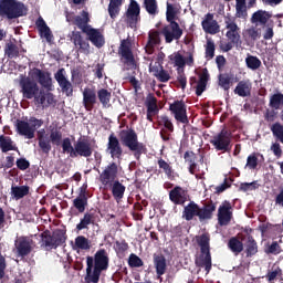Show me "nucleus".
Returning <instances> with one entry per match:
<instances>
[{"instance_id": "6e6d98bb", "label": "nucleus", "mask_w": 283, "mask_h": 283, "mask_svg": "<svg viewBox=\"0 0 283 283\" xmlns=\"http://www.w3.org/2000/svg\"><path fill=\"white\" fill-rule=\"evenodd\" d=\"M145 262H143V259H140L135 253H132L128 258V266L130 269H140V266H144Z\"/></svg>"}, {"instance_id": "2eb2a0df", "label": "nucleus", "mask_w": 283, "mask_h": 283, "mask_svg": "<svg viewBox=\"0 0 283 283\" xmlns=\"http://www.w3.org/2000/svg\"><path fill=\"white\" fill-rule=\"evenodd\" d=\"M32 244H34V241L29 237H20L19 239H17L14 241L17 256L28 258V255H30V253H32V250L34 249Z\"/></svg>"}, {"instance_id": "052dcab7", "label": "nucleus", "mask_w": 283, "mask_h": 283, "mask_svg": "<svg viewBox=\"0 0 283 283\" xmlns=\"http://www.w3.org/2000/svg\"><path fill=\"white\" fill-rule=\"evenodd\" d=\"M75 247H77V249H81L82 251H87L90 249V239L83 235L76 237Z\"/></svg>"}, {"instance_id": "bf43d9fd", "label": "nucleus", "mask_w": 283, "mask_h": 283, "mask_svg": "<svg viewBox=\"0 0 283 283\" xmlns=\"http://www.w3.org/2000/svg\"><path fill=\"white\" fill-rule=\"evenodd\" d=\"M245 34L251 41H258L262 36V31L258 27H250L245 30Z\"/></svg>"}, {"instance_id": "c03bdc74", "label": "nucleus", "mask_w": 283, "mask_h": 283, "mask_svg": "<svg viewBox=\"0 0 283 283\" xmlns=\"http://www.w3.org/2000/svg\"><path fill=\"white\" fill-rule=\"evenodd\" d=\"M120 6H123V0H111L108 4V14L111 19H116L120 14Z\"/></svg>"}, {"instance_id": "f704fd0d", "label": "nucleus", "mask_w": 283, "mask_h": 283, "mask_svg": "<svg viewBox=\"0 0 283 283\" xmlns=\"http://www.w3.org/2000/svg\"><path fill=\"white\" fill-rule=\"evenodd\" d=\"M111 190H112L113 198L114 200H116V202H120V200L125 198L126 187L120 181L115 180L112 185Z\"/></svg>"}, {"instance_id": "4468645a", "label": "nucleus", "mask_w": 283, "mask_h": 283, "mask_svg": "<svg viewBox=\"0 0 283 283\" xmlns=\"http://www.w3.org/2000/svg\"><path fill=\"white\" fill-rule=\"evenodd\" d=\"M169 111L174 114L175 119L182 125H189V117H187V104L184 101H175L169 105Z\"/></svg>"}, {"instance_id": "473e14b6", "label": "nucleus", "mask_w": 283, "mask_h": 283, "mask_svg": "<svg viewBox=\"0 0 283 283\" xmlns=\"http://www.w3.org/2000/svg\"><path fill=\"white\" fill-rule=\"evenodd\" d=\"M269 19H271V15L269 14L268 11L258 10L252 14L250 21H251V23H254L255 25H258V23L260 25H266V23H269Z\"/></svg>"}, {"instance_id": "4be33fe9", "label": "nucleus", "mask_w": 283, "mask_h": 283, "mask_svg": "<svg viewBox=\"0 0 283 283\" xmlns=\"http://www.w3.org/2000/svg\"><path fill=\"white\" fill-rule=\"evenodd\" d=\"M169 200L174 205L185 206V202L189 200V192L180 186H176L169 191Z\"/></svg>"}, {"instance_id": "c9c22d12", "label": "nucleus", "mask_w": 283, "mask_h": 283, "mask_svg": "<svg viewBox=\"0 0 283 283\" xmlns=\"http://www.w3.org/2000/svg\"><path fill=\"white\" fill-rule=\"evenodd\" d=\"M30 196V186H11V197L13 200H21Z\"/></svg>"}, {"instance_id": "ddd939ff", "label": "nucleus", "mask_w": 283, "mask_h": 283, "mask_svg": "<svg viewBox=\"0 0 283 283\" xmlns=\"http://www.w3.org/2000/svg\"><path fill=\"white\" fill-rule=\"evenodd\" d=\"M168 23L169 24L161 29V34L165 36V42L174 43V41H180V39H182V29L180 28V24H178L176 21Z\"/></svg>"}, {"instance_id": "f03ea898", "label": "nucleus", "mask_w": 283, "mask_h": 283, "mask_svg": "<svg viewBox=\"0 0 283 283\" xmlns=\"http://www.w3.org/2000/svg\"><path fill=\"white\" fill-rule=\"evenodd\" d=\"M216 209V202L212 200L205 203L203 207H200L196 201H190L184 207L182 218L187 222H191L193 218H198L199 222H207L213 218Z\"/></svg>"}, {"instance_id": "4c0bfd02", "label": "nucleus", "mask_w": 283, "mask_h": 283, "mask_svg": "<svg viewBox=\"0 0 283 283\" xmlns=\"http://www.w3.org/2000/svg\"><path fill=\"white\" fill-rule=\"evenodd\" d=\"M235 18L247 19L249 17V7L247 0H235Z\"/></svg>"}, {"instance_id": "a878e982", "label": "nucleus", "mask_w": 283, "mask_h": 283, "mask_svg": "<svg viewBox=\"0 0 283 283\" xmlns=\"http://www.w3.org/2000/svg\"><path fill=\"white\" fill-rule=\"evenodd\" d=\"M201 28L206 34H218L220 32V24L213 19V13H207L201 21Z\"/></svg>"}, {"instance_id": "cd10ccee", "label": "nucleus", "mask_w": 283, "mask_h": 283, "mask_svg": "<svg viewBox=\"0 0 283 283\" xmlns=\"http://www.w3.org/2000/svg\"><path fill=\"white\" fill-rule=\"evenodd\" d=\"M35 27L41 39H45L48 43H52V39H54V35L52 34V30L50 29V27H48V23L45 22L43 17H39L36 19Z\"/></svg>"}, {"instance_id": "774afa93", "label": "nucleus", "mask_w": 283, "mask_h": 283, "mask_svg": "<svg viewBox=\"0 0 283 283\" xmlns=\"http://www.w3.org/2000/svg\"><path fill=\"white\" fill-rule=\"evenodd\" d=\"M245 167H248V169H258V156H255V154L248 156Z\"/></svg>"}, {"instance_id": "a19ab883", "label": "nucleus", "mask_w": 283, "mask_h": 283, "mask_svg": "<svg viewBox=\"0 0 283 283\" xmlns=\"http://www.w3.org/2000/svg\"><path fill=\"white\" fill-rule=\"evenodd\" d=\"M228 248L232 253H235V255H239V253H242L244 251V243L238 239V237H232L228 241Z\"/></svg>"}, {"instance_id": "603ef678", "label": "nucleus", "mask_w": 283, "mask_h": 283, "mask_svg": "<svg viewBox=\"0 0 283 283\" xmlns=\"http://www.w3.org/2000/svg\"><path fill=\"white\" fill-rule=\"evenodd\" d=\"M87 197H76L73 200V207L78 211V213H85V209H87Z\"/></svg>"}, {"instance_id": "20e7f679", "label": "nucleus", "mask_w": 283, "mask_h": 283, "mask_svg": "<svg viewBox=\"0 0 283 283\" xmlns=\"http://www.w3.org/2000/svg\"><path fill=\"white\" fill-rule=\"evenodd\" d=\"M196 242L200 248V255L195 260L196 266L199 269H205L207 274L211 272V235L209 233H203L196 237Z\"/></svg>"}, {"instance_id": "864d4df0", "label": "nucleus", "mask_w": 283, "mask_h": 283, "mask_svg": "<svg viewBox=\"0 0 283 283\" xmlns=\"http://www.w3.org/2000/svg\"><path fill=\"white\" fill-rule=\"evenodd\" d=\"M129 250V243L127 241H116L115 242V252L119 258H124L125 253Z\"/></svg>"}, {"instance_id": "13d9d810", "label": "nucleus", "mask_w": 283, "mask_h": 283, "mask_svg": "<svg viewBox=\"0 0 283 283\" xmlns=\"http://www.w3.org/2000/svg\"><path fill=\"white\" fill-rule=\"evenodd\" d=\"M219 85L222 87V90L229 92V90H231V76H229V74H220Z\"/></svg>"}, {"instance_id": "37998d69", "label": "nucleus", "mask_w": 283, "mask_h": 283, "mask_svg": "<svg viewBox=\"0 0 283 283\" xmlns=\"http://www.w3.org/2000/svg\"><path fill=\"white\" fill-rule=\"evenodd\" d=\"M96 94L102 107H108L109 102L112 101V92H109L107 88H101L96 92Z\"/></svg>"}, {"instance_id": "412c9836", "label": "nucleus", "mask_w": 283, "mask_h": 283, "mask_svg": "<svg viewBox=\"0 0 283 283\" xmlns=\"http://www.w3.org/2000/svg\"><path fill=\"white\" fill-rule=\"evenodd\" d=\"M83 106L86 112H92L94 109V105L98 103V97L96 94L95 87H85L83 93Z\"/></svg>"}, {"instance_id": "58836bf2", "label": "nucleus", "mask_w": 283, "mask_h": 283, "mask_svg": "<svg viewBox=\"0 0 283 283\" xmlns=\"http://www.w3.org/2000/svg\"><path fill=\"white\" fill-rule=\"evenodd\" d=\"M207 83H209V72L205 70L199 76V81L196 86L197 96H202V93L207 90Z\"/></svg>"}, {"instance_id": "a211bd4d", "label": "nucleus", "mask_w": 283, "mask_h": 283, "mask_svg": "<svg viewBox=\"0 0 283 283\" xmlns=\"http://www.w3.org/2000/svg\"><path fill=\"white\" fill-rule=\"evenodd\" d=\"M129 1L128 9L126 10V19L130 28H136L140 21V4L136 0Z\"/></svg>"}, {"instance_id": "a18cd8bd", "label": "nucleus", "mask_w": 283, "mask_h": 283, "mask_svg": "<svg viewBox=\"0 0 283 283\" xmlns=\"http://www.w3.org/2000/svg\"><path fill=\"white\" fill-rule=\"evenodd\" d=\"M157 165L159 167V174H165L167 178L174 176V168L169 163H167L163 157L158 158Z\"/></svg>"}, {"instance_id": "bb28decb", "label": "nucleus", "mask_w": 283, "mask_h": 283, "mask_svg": "<svg viewBox=\"0 0 283 283\" xmlns=\"http://www.w3.org/2000/svg\"><path fill=\"white\" fill-rule=\"evenodd\" d=\"M153 263L156 269L157 280L163 282V275L167 273V259L163 254H154Z\"/></svg>"}, {"instance_id": "7c9ffc66", "label": "nucleus", "mask_w": 283, "mask_h": 283, "mask_svg": "<svg viewBox=\"0 0 283 283\" xmlns=\"http://www.w3.org/2000/svg\"><path fill=\"white\" fill-rule=\"evenodd\" d=\"M252 88H253V85L251 84V81L243 80L237 84L234 88V94H237L241 98H247L248 96H251Z\"/></svg>"}, {"instance_id": "4d7b16f0", "label": "nucleus", "mask_w": 283, "mask_h": 283, "mask_svg": "<svg viewBox=\"0 0 283 283\" xmlns=\"http://www.w3.org/2000/svg\"><path fill=\"white\" fill-rule=\"evenodd\" d=\"M216 56V42L213 40L208 39L206 43V59L209 61Z\"/></svg>"}, {"instance_id": "b1692460", "label": "nucleus", "mask_w": 283, "mask_h": 283, "mask_svg": "<svg viewBox=\"0 0 283 283\" xmlns=\"http://www.w3.org/2000/svg\"><path fill=\"white\" fill-rule=\"evenodd\" d=\"M147 114L146 118L149 120V123H154V116H157L158 112H160V108H158V98H156V95L153 93H149L145 101Z\"/></svg>"}, {"instance_id": "423d86ee", "label": "nucleus", "mask_w": 283, "mask_h": 283, "mask_svg": "<svg viewBox=\"0 0 283 283\" xmlns=\"http://www.w3.org/2000/svg\"><path fill=\"white\" fill-rule=\"evenodd\" d=\"M119 140L129 151H134V156L137 160H140V156L147 151V146L138 142V134H136L134 128L122 129L119 132Z\"/></svg>"}, {"instance_id": "1a4fd4ad", "label": "nucleus", "mask_w": 283, "mask_h": 283, "mask_svg": "<svg viewBox=\"0 0 283 283\" xmlns=\"http://www.w3.org/2000/svg\"><path fill=\"white\" fill-rule=\"evenodd\" d=\"M20 94L27 101H32V98H36V94H39L40 88L39 84L34 82V80L30 78V76L20 75L19 80Z\"/></svg>"}, {"instance_id": "9b49d317", "label": "nucleus", "mask_w": 283, "mask_h": 283, "mask_svg": "<svg viewBox=\"0 0 283 283\" xmlns=\"http://www.w3.org/2000/svg\"><path fill=\"white\" fill-rule=\"evenodd\" d=\"M218 224L220 227H229L233 220V205L229 200H224L218 208Z\"/></svg>"}, {"instance_id": "9d476101", "label": "nucleus", "mask_w": 283, "mask_h": 283, "mask_svg": "<svg viewBox=\"0 0 283 283\" xmlns=\"http://www.w3.org/2000/svg\"><path fill=\"white\" fill-rule=\"evenodd\" d=\"M211 145L217 151H230L231 150V133L227 129H222L219 134L214 135L210 139Z\"/></svg>"}, {"instance_id": "c85d7f7f", "label": "nucleus", "mask_w": 283, "mask_h": 283, "mask_svg": "<svg viewBox=\"0 0 283 283\" xmlns=\"http://www.w3.org/2000/svg\"><path fill=\"white\" fill-rule=\"evenodd\" d=\"M88 41H91V43L95 46V48H103V45H105V35H103V33H101V30L98 29H94V28H90V30L85 33Z\"/></svg>"}, {"instance_id": "0eeeda50", "label": "nucleus", "mask_w": 283, "mask_h": 283, "mask_svg": "<svg viewBox=\"0 0 283 283\" xmlns=\"http://www.w3.org/2000/svg\"><path fill=\"white\" fill-rule=\"evenodd\" d=\"M42 244L45 249H59V247H63L65 244V240H67V235L64 230L57 229L53 232L50 230H45L40 234Z\"/></svg>"}, {"instance_id": "e2e57ef3", "label": "nucleus", "mask_w": 283, "mask_h": 283, "mask_svg": "<svg viewBox=\"0 0 283 283\" xmlns=\"http://www.w3.org/2000/svg\"><path fill=\"white\" fill-rule=\"evenodd\" d=\"M177 83L181 90H187V75L185 74V69H177Z\"/></svg>"}, {"instance_id": "09e8293b", "label": "nucleus", "mask_w": 283, "mask_h": 283, "mask_svg": "<svg viewBox=\"0 0 283 283\" xmlns=\"http://www.w3.org/2000/svg\"><path fill=\"white\" fill-rule=\"evenodd\" d=\"M269 107L273 109H280L283 107V94L275 93L270 97Z\"/></svg>"}, {"instance_id": "338daca9", "label": "nucleus", "mask_w": 283, "mask_h": 283, "mask_svg": "<svg viewBox=\"0 0 283 283\" xmlns=\"http://www.w3.org/2000/svg\"><path fill=\"white\" fill-rule=\"evenodd\" d=\"M159 125H163L165 129H167L170 133H174V123H171V119L169 116L164 115L159 119Z\"/></svg>"}, {"instance_id": "e433bc0d", "label": "nucleus", "mask_w": 283, "mask_h": 283, "mask_svg": "<svg viewBox=\"0 0 283 283\" xmlns=\"http://www.w3.org/2000/svg\"><path fill=\"white\" fill-rule=\"evenodd\" d=\"M4 54L7 59H19L21 56V49L14 42L9 41L4 45Z\"/></svg>"}, {"instance_id": "2f4dec72", "label": "nucleus", "mask_w": 283, "mask_h": 283, "mask_svg": "<svg viewBox=\"0 0 283 283\" xmlns=\"http://www.w3.org/2000/svg\"><path fill=\"white\" fill-rule=\"evenodd\" d=\"M0 149L2 154H8V151H19V147L12 140V137L0 135Z\"/></svg>"}, {"instance_id": "aec40b11", "label": "nucleus", "mask_w": 283, "mask_h": 283, "mask_svg": "<svg viewBox=\"0 0 283 283\" xmlns=\"http://www.w3.org/2000/svg\"><path fill=\"white\" fill-rule=\"evenodd\" d=\"M31 76L32 78H36L38 83L44 87V90H52V74H50V72L34 67L31 71Z\"/></svg>"}, {"instance_id": "39448f33", "label": "nucleus", "mask_w": 283, "mask_h": 283, "mask_svg": "<svg viewBox=\"0 0 283 283\" xmlns=\"http://www.w3.org/2000/svg\"><path fill=\"white\" fill-rule=\"evenodd\" d=\"M0 17L8 21L28 17V7L19 0H0Z\"/></svg>"}, {"instance_id": "680f3d73", "label": "nucleus", "mask_w": 283, "mask_h": 283, "mask_svg": "<svg viewBox=\"0 0 283 283\" xmlns=\"http://www.w3.org/2000/svg\"><path fill=\"white\" fill-rule=\"evenodd\" d=\"M159 67H160L159 73L155 74V76L157 77V81H159V83H168V81L171 80V75L169 74V71L165 70L163 65H159Z\"/></svg>"}, {"instance_id": "5701e85b", "label": "nucleus", "mask_w": 283, "mask_h": 283, "mask_svg": "<svg viewBox=\"0 0 283 283\" xmlns=\"http://www.w3.org/2000/svg\"><path fill=\"white\" fill-rule=\"evenodd\" d=\"M118 54L124 60L125 65L135 67L136 59L134 57V52H132V46L129 45V42H127V40L122 41L119 49H118Z\"/></svg>"}, {"instance_id": "79ce46f5", "label": "nucleus", "mask_w": 283, "mask_h": 283, "mask_svg": "<svg viewBox=\"0 0 283 283\" xmlns=\"http://www.w3.org/2000/svg\"><path fill=\"white\" fill-rule=\"evenodd\" d=\"M90 224H94V213L85 212L80 223L76 224V231H83V229H90Z\"/></svg>"}, {"instance_id": "72a5a7b5", "label": "nucleus", "mask_w": 283, "mask_h": 283, "mask_svg": "<svg viewBox=\"0 0 283 283\" xmlns=\"http://www.w3.org/2000/svg\"><path fill=\"white\" fill-rule=\"evenodd\" d=\"M160 43V33L158 31H150L148 34V42L145 50L148 54H154V48Z\"/></svg>"}, {"instance_id": "7ed1b4c3", "label": "nucleus", "mask_w": 283, "mask_h": 283, "mask_svg": "<svg viewBox=\"0 0 283 283\" xmlns=\"http://www.w3.org/2000/svg\"><path fill=\"white\" fill-rule=\"evenodd\" d=\"M62 151L69 154L70 158H90L94 154V148L86 138L80 137L72 146V140L66 137L62 140Z\"/></svg>"}, {"instance_id": "6e6552de", "label": "nucleus", "mask_w": 283, "mask_h": 283, "mask_svg": "<svg viewBox=\"0 0 283 283\" xmlns=\"http://www.w3.org/2000/svg\"><path fill=\"white\" fill-rule=\"evenodd\" d=\"M43 125V119H38L36 117H31L29 123L23 119L15 120V129L20 136H25L29 140L34 138L36 129Z\"/></svg>"}, {"instance_id": "f3484780", "label": "nucleus", "mask_w": 283, "mask_h": 283, "mask_svg": "<svg viewBox=\"0 0 283 283\" xmlns=\"http://www.w3.org/2000/svg\"><path fill=\"white\" fill-rule=\"evenodd\" d=\"M116 178H118V164L111 163L99 175V182L107 187L111 182H116Z\"/></svg>"}, {"instance_id": "49530a36", "label": "nucleus", "mask_w": 283, "mask_h": 283, "mask_svg": "<svg viewBox=\"0 0 283 283\" xmlns=\"http://www.w3.org/2000/svg\"><path fill=\"white\" fill-rule=\"evenodd\" d=\"M280 117V113L277 112V108H266L265 112L263 113V118L265 123L270 125H273L275 120Z\"/></svg>"}, {"instance_id": "393cba45", "label": "nucleus", "mask_w": 283, "mask_h": 283, "mask_svg": "<svg viewBox=\"0 0 283 283\" xmlns=\"http://www.w3.org/2000/svg\"><path fill=\"white\" fill-rule=\"evenodd\" d=\"M226 36L233 45L240 44V27H238V23L234 21H231V19L226 20Z\"/></svg>"}, {"instance_id": "8fccbe9b", "label": "nucleus", "mask_w": 283, "mask_h": 283, "mask_svg": "<svg viewBox=\"0 0 283 283\" xmlns=\"http://www.w3.org/2000/svg\"><path fill=\"white\" fill-rule=\"evenodd\" d=\"M245 64L249 70H260L262 67V61L255 55H248L245 59Z\"/></svg>"}, {"instance_id": "dca6fc26", "label": "nucleus", "mask_w": 283, "mask_h": 283, "mask_svg": "<svg viewBox=\"0 0 283 283\" xmlns=\"http://www.w3.org/2000/svg\"><path fill=\"white\" fill-rule=\"evenodd\" d=\"M54 78L57 82V85L61 87L62 94H65L67 97L74 96V85L67 77H65V69H60L54 74Z\"/></svg>"}, {"instance_id": "c756f323", "label": "nucleus", "mask_w": 283, "mask_h": 283, "mask_svg": "<svg viewBox=\"0 0 283 283\" xmlns=\"http://www.w3.org/2000/svg\"><path fill=\"white\" fill-rule=\"evenodd\" d=\"M71 41L75 48H78L80 52H90V42L83 39V35L80 31H72Z\"/></svg>"}, {"instance_id": "ea45409f", "label": "nucleus", "mask_w": 283, "mask_h": 283, "mask_svg": "<svg viewBox=\"0 0 283 283\" xmlns=\"http://www.w3.org/2000/svg\"><path fill=\"white\" fill-rule=\"evenodd\" d=\"M258 254V241L253 238V235H249L245 242V255L247 258H253V255Z\"/></svg>"}, {"instance_id": "3c124183", "label": "nucleus", "mask_w": 283, "mask_h": 283, "mask_svg": "<svg viewBox=\"0 0 283 283\" xmlns=\"http://www.w3.org/2000/svg\"><path fill=\"white\" fill-rule=\"evenodd\" d=\"M144 8L150 17H156V14H158V1L156 0H144Z\"/></svg>"}, {"instance_id": "0e129e2a", "label": "nucleus", "mask_w": 283, "mask_h": 283, "mask_svg": "<svg viewBox=\"0 0 283 283\" xmlns=\"http://www.w3.org/2000/svg\"><path fill=\"white\" fill-rule=\"evenodd\" d=\"M50 140L53 145H61V140H63V133L59 129H52L50 134Z\"/></svg>"}, {"instance_id": "6ab92c4d", "label": "nucleus", "mask_w": 283, "mask_h": 283, "mask_svg": "<svg viewBox=\"0 0 283 283\" xmlns=\"http://www.w3.org/2000/svg\"><path fill=\"white\" fill-rule=\"evenodd\" d=\"M106 151L113 159L117 158L118 160H120V158H123V146L120 145V140H118V137H116L114 133L108 136Z\"/></svg>"}, {"instance_id": "69168bd1", "label": "nucleus", "mask_w": 283, "mask_h": 283, "mask_svg": "<svg viewBox=\"0 0 283 283\" xmlns=\"http://www.w3.org/2000/svg\"><path fill=\"white\" fill-rule=\"evenodd\" d=\"M265 253L272 254V255H280V253H282V247H280V243H277V241H274L265 250Z\"/></svg>"}, {"instance_id": "5fc2aeb1", "label": "nucleus", "mask_w": 283, "mask_h": 283, "mask_svg": "<svg viewBox=\"0 0 283 283\" xmlns=\"http://www.w3.org/2000/svg\"><path fill=\"white\" fill-rule=\"evenodd\" d=\"M39 147L43 151V154H50L52 151V145L50 144V139L45 138L43 135H39Z\"/></svg>"}, {"instance_id": "f8f14e48", "label": "nucleus", "mask_w": 283, "mask_h": 283, "mask_svg": "<svg viewBox=\"0 0 283 283\" xmlns=\"http://www.w3.org/2000/svg\"><path fill=\"white\" fill-rule=\"evenodd\" d=\"M66 21L67 23L76 25V28H78L83 34H85L92 28V25H90V12L85 10H83L80 15L66 13Z\"/></svg>"}, {"instance_id": "f257e3e1", "label": "nucleus", "mask_w": 283, "mask_h": 283, "mask_svg": "<svg viewBox=\"0 0 283 283\" xmlns=\"http://www.w3.org/2000/svg\"><path fill=\"white\" fill-rule=\"evenodd\" d=\"M109 269V253L105 249H99L93 256L86 258V283L101 282V273Z\"/></svg>"}, {"instance_id": "de8ad7c7", "label": "nucleus", "mask_w": 283, "mask_h": 283, "mask_svg": "<svg viewBox=\"0 0 283 283\" xmlns=\"http://www.w3.org/2000/svg\"><path fill=\"white\" fill-rule=\"evenodd\" d=\"M179 12L180 10L178 9V7L167 2L166 21L168 22L176 21Z\"/></svg>"}]
</instances>
